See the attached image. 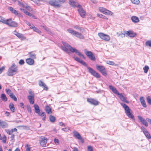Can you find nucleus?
<instances>
[{
	"label": "nucleus",
	"mask_w": 151,
	"mask_h": 151,
	"mask_svg": "<svg viewBox=\"0 0 151 151\" xmlns=\"http://www.w3.org/2000/svg\"><path fill=\"white\" fill-rule=\"evenodd\" d=\"M145 45L147 46L151 47V40H148L145 43Z\"/></svg>",
	"instance_id": "50"
},
{
	"label": "nucleus",
	"mask_w": 151,
	"mask_h": 151,
	"mask_svg": "<svg viewBox=\"0 0 151 151\" xmlns=\"http://www.w3.org/2000/svg\"><path fill=\"white\" fill-rule=\"evenodd\" d=\"M9 68L11 70H14L15 72H17V67L16 66L15 64L14 63H13L12 66Z\"/></svg>",
	"instance_id": "29"
},
{
	"label": "nucleus",
	"mask_w": 151,
	"mask_h": 151,
	"mask_svg": "<svg viewBox=\"0 0 151 151\" xmlns=\"http://www.w3.org/2000/svg\"><path fill=\"white\" fill-rule=\"evenodd\" d=\"M125 34H126V31H124V33H123L122 32H119L117 33V35L118 36H120L121 37H125Z\"/></svg>",
	"instance_id": "38"
},
{
	"label": "nucleus",
	"mask_w": 151,
	"mask_h": 151,
	"mask_svg": "<svg viewBox=\"0 0 151 151\" xmlns=\"http://www.w3.org/2000/svg\"><path fill=\"white\" fill-rule=\"evenodd\" d=\"M10 97L12 99L15 101H16L17 100V98L13 93H12L11 95H10Z\"/></svg>",
	"instance_id": "45"
},
{
	"label": "nucleus",
	"mask_w": 151,
	"mask_h": 151,
	"mask_svg": "<svg viewBox=\"0 0 151 151\" xmlns=\"http://www.w3.org/2000/svg\"><path fill=\"white\" fill-rule=\"evenodd\" d=\"M145 135L146 137L148 138V139H150L151 138V136L149 133V132L147 131V130L145 132L143 133Z\"/></svg>",
	"instance_id": "35"
},
{
	"label": "nucleus",
	"mask_w": 151,
	"mask_h": 151,
	"mask_svg": "<svg viewBox=\"0 0 151 151\" xmlns=\"http://www.w3.org/2000/svg\"><path fill=\"white\" fill-rule=\"evenodd\" d=\"M120 104L124 109L125 113L127 116L129 118L134 120V116L132 114V111L129 108V107L127 105L123 103H121Z\"/></svg>",
	"instance_id": "2"
},
{
	"label": "nucleus",
	"mask_w": 151,
	"mask_h": 151,
	"mask_svg": "<svg viewBox=\"0 0 151 151\" xmlns=\"http://www.w3.org/2000/svg\"><path fill=\"white\" fill-rule=\"evenodd\" d=\"M24 61L23 60H20L19 62V63L20 65H23L24 64Z\"/></svg>",
	"instance_id": "61"
},
{
	"label": "nucleus",
	"mask_w": 151,
	"mask_h": 151,
	"mask_svg": "<svg viewBox=\"0 0 151 151\" xmlns=\"http://www.w3.org/2000/svg\"><path fill=\"white\" fill-rule=\"evenodd\" d=\"M87 101L91 104L97 105L99 104V102L97 100L92 99H88Z\"/></svg>",
	"instance_id": "10"
},
{
	"label": "nucleus",
	"mask_w": 151,
	"mask_h": 151,
	"mask_svg": "<svg viewBox=\"0 0 151 151\" xmlns=\"http://www.w3.org/2000/svg\"><path fill=\"white\" fill-rule=\"evenodd\" d=\"M70 130V128L68 127H67L65 128H62V130H63L65 132H67L69 130Z\"/></svg>",
	"instance_id": "54"
},
{
	"label": "nucleus",
	"mask_w": 151,
	"mask_h": 151,
	"mask_svg": "<svg viewBox=\"0 0 151 151\" xmlns=\"http://www.w3.org/2000/svg\"><path fill=\"white\" fill-rule=\"evenodd\" d=\"M78 11L80 15L82 17H84L86 16V12L83 10L81 5H78L77 6Z\"/></svg>",
	"instance_id": "5"
},
{
	"label": "nucleus",
	"mask_w": 151,
	"mask_h": 151,
	"mask_svg": "<svg viewBox=\"0 0 151 151\" xmlns=\"http://www.w3.org/2000/svg\"><path fill=\"white\" fill-rule=\"evenodd\" d=\"M74 35L81 39H83L84 38V36L81 33L77 32H76Z\"/></svg>",
	"instance_id": "19"
},
{
	"label": "nucleus",
	"mask_w": 151,
	"mask_h": 151,
	"mask_svg": "<svg viewBox=\"0 0 151 151\" xmlns=\"http://www.w3.org/2000/svg\"><path fill=\"white\" fill-rule=\"evenodd\" d=\"M34 106L35 112L38 115L40 113L39 106L37 104H34Z\"/></svg>",
	"instance_id": "22"
},
{
	"label": "nucleus",
	"mask_w": 151,
	"mask_h": 151,
	"mask_svg": "<svg viewBox=\"0 0 151 151\" xmlns=\"http://www.w3.org/2000/svg\"><path fill=\"white\" fill-rule=\"evenodd\" d=\"M73 133L74 136L76 138L80 140L82 139V137H81L79 133L78 132L75 130H74L73 131Z\"/></svg>",
	"instance_id": "14"
},
{
	"label": "nucleus",
	"mask_w": 151,
	"mask_h": 151,
	"mask_svg": "<svg viewBox=\"0 0 151 151\" xmlns=\"http://www.w3.org/2000/svg\"><path fill=\"white\" fill-rule=\"evenodd\" d=\"M27 98L29 100V102L31 104H33L34 102V94L33 95H29L28 96Z\"/></svg>",
	"instance_id": "15"
},
{
	"label": "nucleus",
	"mask_w": 151,
	"mask_h": 151,
	"mask_svg": "<svg viewBox=\"0 0 151 151\" xmlns=\"http://www.w3.org/2000/svg\"><path fill=\"white\" fill-rule=\"evenodd\" d=\"M80 63L82 65H83L86 66L87 67V66H88L86 63L82 60H81V62Z\"/></svg>",
	"instance_id": "58"
},
{
	"label": "nucleus",
	"mask_w": 151,
	"mask_h": 151,
	"mask_svg": "<svg viewBox=\"0 0 151 151\" xmlns=\"http://www.w3.org/2000/svg\"><path fill=\"white\" fill-rule=\"evenodd\" d=\"M99 9L101 12L104 14L106 10V9L102 7H99Z\"/></svg>",
	"instance_id": "47"
},
{
	"label": "nucleus",
	"mask_w": 151,
	"mask_h": 151,
	"mask_svg": "<svg viewBox=\"0 0 151 151\" xmlns=\"http://www.w3.org/2000/svg\"><path fill=\"white\" fill-rule=\"evenodd\" d=\"M26 62L29 65H32L34 63V60L32 59L29 58L26 60Z\"/></svg>",
	"instance_id": "23"
},
{
	"label": "nucleus",
	"mask_w": 151,
	"mask_h": 151,
	"mask_svg": "<svg viewBox=\"0 0 151 151\" xmlns=\"http://www.w3.org/2000/svg\"><path fill=\"white\" fill-rule=\"evenodd\" d=\"M5 131L7 133L9 134H12L13 133V131H12L11 130H10L9 129H5Z\"/></svg>",
	"instance_id": "55"
},
{
	"label": "nucleus",
	"mask_w": 151,
	"mask_h": 151,
	"mask_svg": "<svg viewBox=\"0 0 151 151\" xmlns=\"http://www.w3.org/2000/svg\"><path fill=\"white\" fill-rule=\"evenodd\" d=\"M49 119L50 121L52 122H54L55 120V117L52 115H50L49 116Z\"/></svg>",
	"instance_id": "42"
},
{
	"label": "nucleus",
	"mask_w": 151,
	"mask_h": 151,
	"mask_svg": "<svg viewBox=\"0 0 151 151\" xmlns=\"http://www.w3.org/2000/svg\"><path fill=\"white\" fill-rule=\"evenodd\" d=\"M85 52L87 56L91 60L93 61L96 60L95 57L91 52L89 51H85Z\"/></svg>",
	"instance_id": "7"
},
{
	"label": "nucleus",
	"mask_w": 151,
	"mask_h": 151,
	"mask_svg": "<svg viewBox=\"0 0 151 151\" xmlns=\"http://www.w3.org/2000/svg\"><path fill=\"white\" fill-rule=\"evenodd\" d=\"M126 34L130 37H133L136 35L135 33L133 32L132 31H128L126 32Z\"/></svg>",
	"instance_id": "18"
},
{
	"label": "nucleus",
	"mask_w": 151,
	"mask_h": 151,
	"mask_svg": "<svg viewBox=\"0 0 151 151\" xmlns=\"http://www.w3.org/2000/svg\"><path fill=\"white\" fill-rule=\"evenodd\" d=\"M106 63H107V64H109V65H114L116 66H117L118 65H117L115 64V63L114 62L112 61H109V60L107 61H106Z\"/></svg>",
	"instance_id": "39"
},
{
	"label": "nucleus",
	"mask_w": 151,
	"mask_h": 151,
	"mask_svg": "<svg viewBox=\"0 0 151 151\" xmlns=\"http://www.w3.org/2000/svg\"><path fill=\"white\" fill-rule=\"evenodd\" d=\"M87 68L89 72L92 75L95 72V70H94L90 67L87 66Z\"/></svg>",
	"instance_id": "36"
},
{
	"label": "nucleus",
	"mask_w": 151,
	"mask_h": 151,
	"mask_svg": "<svg viewBox=\"0 0 151 151\" xmlns=\"http://www.w3.org/2000/svg\"><path fill=\"white\" fill-rule=\"evenodd\" d=\"M147 101L150 105H151V99L150 96H148L147 98Z\"/></svg>",
	"instance_id": "53"
},
{
	"label": "nucleus",
	"mask_w": 151,
	"mask_h": 151,
	"mask_svg": "<svg viewBox=\"0 0 151 151\" xmlns=\"http://www.w3.org/2000/svg\"><path fill=\"white\" fill-rule=\"evenodd\" d=\"M118 96H119L120 99L122 101L127 104L129 103V101L127 100V97L124 96L122 93H119V95Z\"/></svg>",
	"instance_id": "12"
},
{
	"label": "nucleus",
	"mask_w": 151,
	"mask_h": 151,
	"mask_svg": "<svg viewBox=\"0 0 151 151\" xmlns=\"http://www.w3.org/2000/svg\"><path fill=\"white\" fill-rule=\"evenodd\" d=\"M54 142L56 145H58L59 144V140L55 138L54 139Z\"/></svg>",
	"instance_id": "56"
},
{
	"label": "nucleus",
	"mask_w": 151,
	"mask_h": 151,
	"mask_svg": "<svg viewBox=\"0 0 151 151\" xmlns=\"http://www.w3.org/2000/svg\"><path fill=\"white\" fill-rule=\"evenodd\" d=\"M5 90L7 93L9 95V96L13 93L9 89H6Z\"/></svg>",
	"instance_id": "44"
},
{
	"label": "nucleus",
	"mask_w": 151,
	"mask_h": 151,
	"mask_svg": "<svg viewBox=\"0 0 151 151\" xmlns=\"http://www.w3.org/2000/svg\"><path fill=\"white\" fill-rule=\"evenodd\" d=\"M131 20L132 22L134 23H137L139 21L138 18L135 16H132V17Z\"/></svg>",
	"instance_id": "24"
},
{
	"label": "nucleus",
	"mask_w": 151,
	"mask_h": 151,
	"mask_svg": "<svg viewBox=\"0 0 151 151\" xmlns=\"http://www.w3.org/2000/svg\"><path fill=\"white\" fill-rule=\"evenodd\" d=\"M8 21L7 19H5L3 17L0 16V22H2V23L6 24L7 22Z\"/></svg>",
	"instance_id": "31"
},
{
	"label": "nucleus",
	"mask_w": 151,
	"mask_h": 151,
	"mask_svg": "<svg viewBox=\"0 0 151 151\" xmlns=\"http://www.w3.org/2000/svg\"><path fill=\"white\" fill-rule=\"evenodd\" d=\"M13 33L22 40H25L26 39V37L22 34L18 33L16 31H14Z\"/></svg>",
	"instance_id": "9"
},
{
	"label": "nucleus",
	"mask_w": 151,
	"mask_h": 151,
	"mask_svg": "<svg viewBox=\"0 0 151 151\" xmlns=\"http://www.w3.org/2000/svg\"><path fill=\"white\" fill-rule=\"evenodd\" d=\"M9 108L12 112H14L15 111V109L13 104L10 103L9 104Z\"/></svg>",
	"instance_id": "32"
},
{
	"label": "nucleus",
	"mask_w": 151,
	"mask_h": 151,
	"mask_svg": "<svg viewBox=\"0 0 151 151\" xmlns=\"http://www.w3.org/2000/svg\"><path fill=\"white\" fill-rule=\"evenodd\" d=\"M137 117L138 119L140 120V122L146 127H147L148 126V124L146 120L140 116H138Z\"/></svg>",
	"instance_id": "11"
},
{
	"label": "nucleus",
	"mask_w": 151,
	"mask_h": 151,
	"mask_svg": "<svg viewBox=\"0 0 151 151\" xmlns=\"http://www.w3.org/2000/svg\"><path fill=\"white\" fill-rule=\"evenodd\" d=\"M45 111L48 114H51L52 113L51 108L48 106H46Z\"/></svg>",
	"instance_id": "30"
},
{
	"label": "nucleus",
	"mask_w": 151,
	"mask_h": 151,
	"mask_svg": "<svg viewBox=\"0 0 151 151\" xmlns=\"http://www.w3.org/2000/svg\"><path fill=\"white\" fill-rule=\"evenodd\" d=\"M143 133L145 131H146L147 130L144 127H140Z\"/></svg>",
	"instance_id": "63"
},
{
	"label": "nucleus",
	"mask_w": 151,
	"mask_h": 151,
	"mask_svg": "<svg viewBox=\"0 0 151 151\" xmlns=\"http://www.w3.org/2000/svg\"><path fill=\"white\" fill-rule=\"evenodd\" d=\"M29 56L32 58L35 59L36 58V55L33 52H29Z\"/></svg>",
	"instance_id": "33"
},
{
	"label": "nucleus",
	"mask_w": 151,
	"mask_h": 151,
	"mask_svg": "<svg viewBox=\"0 0 151 151\" xmlns=\"http://www.w3.org/2000/svg\"><path fill=\"white\" fill-rule=\"evenodd\" d=\"M27 110L29 113H31V109L30 107L29 106H27Z\"/></svg>",
	"instance_id": "62"
},
{
	"label": "nucleus",
	"mask_w": 151,
	"mask_h": 151,
	"mask_svg": "<svg viewBox=\"0 0 151 151\" xmlns=\"http://www.w3.org/2000/svg\"><path fill=\"white\" fill-rule=\"evenodd\" d=\"M109 88L111 90L112 92L115 94L118 95H119V93L118 91H117L116 89L114 88V87L111 85H110L109 86Z\"/></svg>",
	"instance_id": "17"
},
{
	"label": "nucleus",
	"mask_w": 151,
	"mask_h": 151,
	"mask_svg": "<svg viewBox=\"0 0 151 151\" xmlns=\"http://www.w3.org/2000/svg\"><path fill=\"white\" fill-rule=\"evenodd\" d=\"M31 28L34 31L39 34H40L41 32V31L40 30H39L37 28L35 27L33 24H32V26L31 27Z\"/></svg>",
	"instance_id": "25"
},
{
	"label": "nucleus",
	"mask_w": 151,
	"mask_h": 151,
	"mask_svg": "<svg viewBox=\"0 0 151 151\" xmlns=\"http://www.w3.org/2000/svg\"><path fill=\"white\" fill-rule=\"evenodd\" d=\"M131 1L132 3L136 4H138L140 2L139 0H131Z\"/></svg>",
	"instance_id": "43"
},
{
	"label": "nucleus",
	"mask_w": 151,
	"mask_h": 151,
	"mask_svg": "<svg viewBox=\"0 0 151 151\" xmlns=\"http://www.w3.org/2000/svg\"><path fill=\"white\" fill-rule=\"evenodd\" d=\"M149 69V67L148 66H147V65L145 66L143 68V70H144L145 73H147V72Z\"/></svg>",
	"instance_id": "46"
},
{
	"label": "nucleus",
	"mask_w": 151,
	"mask_h": 151,
	"mask_svg": "<svg viewBox=\"0 0 151 151\" xmlns=\"http://www.w3.org/2000/svg\"><path fill=\"white\" fill-rule=\"evenodd\" d=\"M6 24L12 27H16L17 26V23L15 22L12 21L11 19H8Z\"/></svg>",
	"instance_id": "8"
},
{
	"label": "nucleus",
	"mask_w": 151,
	"mask_h": 151,
	"mask_svg": "<svg viewBox=\"0 0 151 151\" xmlns=\"http://www.w3.org/2000/svg\"><path fill=\"white\" fill-rule=\"evenodd\" d=\"M25 7L29 11H31L32 10V9L31 8V7L28 6H25Z\"/></svg>",
	"instance_id": "64"
},
{
	"label": "nucleus",
	"mask_w": 151,
	"mask_h": 151,
	"mask_svg": "<svg viewBox=\"0 0 151 151\" xmlns=\"http://www.w3.org/2000/svg\"><path fill=\"white\" fill-rule=\"evenodd\" d=\"M67 31L69 32L70 33L72 34L73 35H74L75 33H76V31H75L73 30L70 29H67Z\"/></svg>",
	"instance_id": "48"
},
{
	"label": "nucleus",
	"mask_w": 151,
	"mask_h": 151,
	"mask_svg": "<svg viewBox=\"0 0 151 151\" xmlns=\"http://www.w3.org/2000/svg\"><path fill=\"white\" fill-rule=\"evenodd\" d=\"M88 151H93L92 147L91 146H88L87 147Z\"/></svg>",
	"instance_id": "59"
},
{
	"label": "nucleus",
	"mask_w": 151,
	"mask_h": 151,
	"mask_svg": "<svg viewBox=\"0 0 151 151\" xmlns=\"http://www.w3.org/2000/svg\"><path fill=\"white\" fill-rule=\"evenodd\" d=\"M140 101L141 102L142 105L144 107H146L147 105L146 104L145 101L143 97H141L140 98Z\"/></svg>",
	"instance_id": "20"
},
{
	"label": "nucleus",
	"mask_w": 151,
	"mask_h": 151,
	"mask_svg": "<svg viewBox=\"0 0 151 151\" xmlns=\"http://www.w3.org/2000/svg\"><path fill=\"white\" fill-rule=\"evenodd\" d=\"M16 72H15L14 70H11L9 68L7 72V74L9 76H12L15 74Z\"/></svg>",
	"instance_id": "21"
},
{
	"label": "nucleus",
	"mask_w": 151,
	"mask_h": 151,
	"mask_svg": "<svg viewBox=\"0 0 151 151\" xmlns=\"http://www.w3.org/2000/svg\"><path fill=\"white\" fill-rule=\"evenodd\" d=\"M98 35L101 39L104 40L109 41L110 39V37L109 35L105 34L103 33L100 32L99 33Z\"/></svg>",
	"instance_id": "4"
},
{
	"label": "nucleus",
	"mask_w": 151,
	"mask_h": 151,
	"mask_svg": "<svg viewBox=\"0 0 151 151\" xmlns=\"http://www.w3.org/2000/svg\"><path fill=\"white\" fill-rule=\"evenodd\" d=\"M47 139L44 136H41L40 138V145L43 147L46 146L47 143Z\"/></svg>",
	"instance_id": "3"
},
{
	"label": "nucleus",
	"mask_w": 151,
	"mask_h": 151,
	"mask_svg": "<svg viewBox=\"0 0 151 151\" xmlns=\"http://www.w3.org/2000/svg\"><path fill=\"white\" fill-rule=\"evenodd\" d=\"M0 126L3 128H6L8 127V124L6 122L2 121L1 124H0Z\"/></svg>",
	"instance_id": "27"
},
{
	"label": "nucleus",
	"mask_w": 151,
	"mask_h": 151,
	"mask_svg": "<svg viewBox=\"0 0 151 151\" xmlns=\"http://www.w3.org/2000/svg\"><path fill=\"white\" fill-rule=\"evenodd\" d=\"M73 27L76 29H78V30H81L82 29V27H80L78 25L74 26H73Z\"/></svg>",
	"instance_id": "49"
},
{
	"label": "nucleus",
	"mask_w": 151,
	"mask_h": 151,
	"mask_svg": "<svg viewBox=\"0 0 151 151\" xmlns=\"http://www.w3.org/2000/svg\"><path fill=\"white\" fill-rule=\"evenodd\" d=\"M38 115L42 116V119L43 120H45L46 118V115L45 112H43L42 113H40Z\"/></svg>",
	"instance_id": "34"
},
{
	"label": "nucleus",
	"mask_w": 151,
	"mask_h": 151,
	"mask_svg": "<svg viewBox=\"0 0 151 151\" xmlns=\"http://www.w3.org/2000/svg\"><path fill=\"white\" fill-rule=\"evenodd\" d=\"M26 151H30V147L28 145V144L26 145Z\"/></svg>",
	"instance_id": "60"
},
{
	"label": "nucleus",
	"mask_w": 151,
	"mask_h": 151,
	"mask_svg": "<svg viewBox=\"0 0 151 151\" xmlns=\"http://www.w3.org/2000/svg\"><path fill=\"white\" fill-rule=\"evenodd\" d=\"M1 98L4 101H7V98L6 95L4 94H2L1 95Z\"/></svg>",
	"instance_id": "37"
},
{
	"label": "nucleus",
	"mask_w": 151,
	"mask_h": 151,
	"mask_svg": "<svg viewBox=\"0 0 151 151\" xmlns=\"http://www.w3.org/2000/svg\"><path fill=\"white\" fill-rule=\"evenodd\" d=\"M92 75L97 78H100V75L99 73H96V71H95L94 73L92 74Z\"/></svg>",
	"instance_id": "40"
},
{
	"label": "nucleus",
	"mask_w": 151,
	"mask_h": 151,
	"mask_svg": "<svg viewBox=\"0 0 151 151\" xmlns=\"http://www.w3.org/2000/svg\"><path fill=\"white\" fill-rule=\"evenodd\" d=\"M73 58L75 60L77 61L79 63L81 62V60H82L79 58H78L77 57H76V56L74 57H73Z\"/></svg>",
	"instance_id": "52"
},
{
	"label": "nucleus",
	"mask_w": 151,
	"mask_h": 151,
	"mask_svg": "<svg viewBox=\"0 0 151 151\" xmlns=\"http://www.w3.org/2000/svg\"><path fill=\"white\" fill-rule=\"evenodd\" d=\"M104 14L108 15H111L113 13L111 12L106 9L104 13Z\"/></svg>",
	"instance_id": "41"
},
{
	"label": "nucleus",
	"mask_w": 151,
	"mask_h": 151,
	"mask_svg": "<svg viewBox=\"0 0 151 151\" xmlns=\"http://www.w3.org/2000/svg\"><path fill=\"white\" fill-rule=\"evenodd\" d=\"M62 43L63 46H61V48L63 51L67 53H69V50L70 51L72 52H75L80 57L84 59H85V58L84 56L80 52H79L77 49L73 48L70 45L66 42H62Z\"/></svg>",
	"instance_id": "1"
},
{
	"label": "nucleus",
	"mask_w": 151,
	"mask_h": 151,
	"mask_svg": "<svg viewBox=\"0 0 151 151\" xmlns=\"http://www.w3.org/2000/svg\"><path fill=\"white\" fill-rule=\"evenodd\" d=\"M2 142L4 143H6V136L5 135H4L2 137Z\"/></svg>",
	"instance_id": "51"
},
{
	"label": "nucleus",
	"mask_w": 151,
	"mask_h": 151,
	"mask_svg": "<svg viewBox=\"0 0 151 151\" xmlns=\"http://www.w3.org/2000/svg\"><path fill=\"white\" fill-rule=\"evenodd\" d=\"M20 9L24 13L27 15H28L29 16L31 17L32 16V17H33V18H35V16L34 15H32L30 12L27 11L25 9H23L20 8Z\"/></svg>",
	"instance_id": "16"
},
{
	"label": "nucleus",
	"mask_w": 151,
	"mask_h": 151,
	"mask_svg": "<svg viewBox=\"0 0 151 151\" xmlns=\"http://www.w3.org/2000/svg\"><path fill=\"white\" fill-rule=\"evenodd\" d=\"M8 9L12 13L16 15L19 16L20 14L19 13L18 11L14 9L12 7H8Z\"/></svg>",
	"instance_id": "13"
},
{
	"label": "nucleus",
	"mask_w": 151,
	"mask_h": 151,
	"mask_svg": "<svg viewBox=\"0 0 151 151\" xmlns=\"http://www.w3.org/2000/svg\"><path fill=\"white\" fill-rule=\"evenodd\" d=\"M39 85L40 86H42L44 88V89L47 90V88L46 85L42 81H40L39 82Z\"/></svg>",
	"instance_id": "26"
},
{
	"label": "nucleus",
	"mask_w": 151,
	"mask_h": 151,
	"mask_svg": "<svg viewBox=\"0 0 151 151\" xmlns=\"http://www.w3.org/2000/svg\"><path fill=\"white\" fill-rule=\"evenodd\" d=\"M69 4L73 7L76 6V3L73 0H69Z\"/></svg>",
	"instance_id": "28"
},
{
	"label": "nucleus",
	"mask_w": 151,
	"mask_h": 151,
	"mask_svg": "<svg viewBox=\"0 0 151 151\" xmlns=\"http://www.w3.org/2000/svg\"><path fill=\"white\" fill-rule=\"evenodd\" d=\"M18 4L19 6H22L24 7H25V6L24 4L23 3H22V2H21L20 1H18Z\"/></svg>",
	"instance_id": "57"
},
{
	"label": "nucleus",
	"mask_w": 151,
	"mask_h": 151,
	"mask_svg": "<svg viewBox=\"0 0 151 151\" xmlns=\"http://www.w3.org/2000/svg\"><path fill=\"white\" fill-rule=\"evenodd\" d=\"M97 69L104 76H106V73L105 71V68L103 66L101 65H96Z\"/></svg>",
	"instance_id": "6"
}]
</instances>
